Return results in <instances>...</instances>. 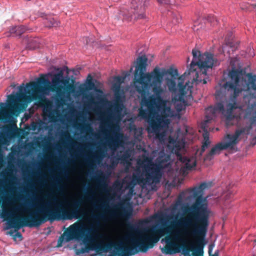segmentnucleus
I'll return each instance as SVG.
<instances>
[{
  "mask_svg": "<svg viewBox=\"0 0 256 256\" xmlns=\"http://www.w3.org/2000/svg\"><path fill=\"white\" fill-rule=\"evenodd\" d=\"M15 236L20 238V240H22V234L18 232H17L16 233V234H15Z\"/></svg>",
  "mask_w": 256,
  "mask_h": 256,
  "instance_id": "nucleus-40",
  "label": "nucleus"
},
{
  "mask_svg": "<svg viewBox=\"0 0 256 256\" xmlns=\"http://www.w3.org/2000/svg\"><path fill=\"white\" fill-rule=\"evenodd\" d=\"M130 156L131 154L130 152L126 150L118 158V160L126 163L129 161Z\"/></svg>",
  "mask_w": 256,
  "mask_h": 256,
  "instance_id": "nucleus-25",
  "label": "nucleus"
},
{
  "mask_svg": "<svg viewBox=\"0 0 256 256\" xmlns=\"http://www.w3.org/2000/svg\"><path fill=\"white\" fill-rule=\"evenodd\" d=\"M147 60L148 58L145 56H140L137 59L138 64L136 67V72L139 71L140 82L144 86L161 84L164 76L166 74L172 76L178 75V72L176 69L169 68L167 70L162 69L160 70L158 68H156L150 73L145 74Z\"/></svg>",
  "mask_w": 256,
  "mask_h": 256,
  "instance_id": "nucleus-10",
  "label": "nucleus"
},
{
  "mask_svg": "<svg viewBox=\"0 0 256 256\" xmlns=\"http://www.w3.org/2000/svg\"><path fill=\"white\" fill-rule=\"evenodd\" d=\"M42 106H44L43 112L46 114H50L52 113V106L51 105L48 103L46 106L42 104Z\"/></svg>",
  "mask_w": 256,
  "mask_h": 256,
  "instance_id": "nucleus-29",
  "label": "nucleus"
},
{
  "mask_svg": "<svg viewBox=\"0 0 256 256\" xmlns=\"http://www.w3.org/2000/svg\"><path fill=\"white\" fill-rule=\"evenodd\" d=\"M255 138H254L253 140H254Z\"/></svg>",
  "mask_w": 256,
  "mask_h": 256,
  "instance_id": "nucleus-49",
  "label": "nucleus"
},
{
  "mask_svg": "<svg viewBox=\"0 0 256 256\" xmlns=\"http://www.w3.org/2000/svg\"><path fill=\"white\" fill-rule=\"evenodd\" d=\"M52 180L53 184H55V185H54L55 187L60 190H61L62 188V186L59 185L62 182V180L60 177L54 176L52 177Z\"/></svg>",
  "mask_w": 256,
  "mask_h": 256,
  "instance_id": "nucleus-26",
  "label": "nucleus"
},
{
  "mask_svg": "<svg viewBox=\"0 0 256 256\" xmlns=\"http://www.w3.org/2000/svg\"><path fill=\"white\" fill-rule=\"evenodd\" d=\"M62 171L60 172V174L63 176L65 178H67L68 176V172L64 166H62Z\"/></svg>",
  "mask_w": 256,
  "mask_h": 256,
  "instance_id": "nucleus-32",
  "label": "nucleus"
},
{
  "mask_svg": "<svg viewBox=\"0 0 256 256\" xmlns=\"http://www.w3.org/2000/svg\"><path fill=\"white\" fill-rule=\"evenodd\" d=\"M145 18V15L144 14H140L138 15V17H137V18L138 19H141V18Z\"/></svg>",
  "mask_w": 256,
  "mask_h": 256,
  "instance_id": "nucleus-41",
  "label": "nucleus"
},
{
  "mask_svg": "<svg viewBox=\"0 0 256 256\" xmlns=\"http://www.w3.org/2000/svg\"><path fill=\"white\" fill-rule=\"evenodd\" d=\"M82 201L81 199L74 200L72 202V210H66L63 206L61 207L60 214L57 216L60 220H71L73 218H80L84 213V210L81 208Z\"/></svg>",
  "mask_w": 256,
  "mask_h": 256,
  "instance_id": "nucleus-12",
  "label": "nucleus"
},
{
  "mask_svg": "<svg viewBox=\"0 0 256 256\" xmlns=\"http://www.w3.org/2000/svg\"><path fill=\"white\" fill-rule=\"evenodd\" d=\"M32 29L24 26H13L10 29V33L13 36H20L26 32H32Z\"/></svg>",
  "mask_w": 256,
  "mask_h": 256,
  "instance_id": "nucleus-17",
  "label": "nucleus"
},
{
  "mask_svg": "<svg viewBox=\"0 0 256 256\" xmlns=\"http://www.w3.org/2000/svg\"><path fill=\"white\" fill-rule=\"evenodd\" d=\"M30 187L32 188H34V187L33 186H30Z\"/></svg>",
  "mask_w": 256,
  "mask_h": 256,
  "instance_id": "nucleus-48",
  "label": "nucleus"
},
{
  "mask_svg": "<svg viewBox=\"0 0 256 256\" xmlns=\"http://www.w3.org/2000/svg\"><path fill=\"white\" fill-rule=\"evenodd\" d=\"M89 193L93 194L94 192L91 189H90V190H88L86 192V194H88Z\"/></svg>",
  "mask_w": 256,
  "mask_h": 256,
  "instance_id": "nucleus-45",
  "label": "nucleus"
},
{
  "mask_svg": "<svg viewBox=\"0 0 256 256\" xmlns=\"http://www.w3.org/2000/svg\"><path fill=\"white\" fill-rule=\"evenodd\" d=\"M184 75H182L178 78V86H176L174 79H166V84L168 90L173 95L172 101L176 112H176V115L188 105L185 98L188 100L192 98V83L188 82L184 84Z\"/></svg>",
  "mask_w": 256,
  "mask_h": 256,
  "instance_id": "nucleus-8",
  "label": "nucleus"
},
{
  "mask_svg": "<svg viewBox=\"0 0 256 256\" xmlns=\"http://www.w3.org/2000/svg\"><path fill=\"white\" fill-rule=\"evenodd\" d=\"M88 86H89L90 88V89L92 88H94V83L91 80H90L88 83Z\"/></svg>",
  "mask_w": 256,
  "mask_h": 256,
  "instance_id": "nucleus-39",
  "label": "nucleus"
},
{
  "mask_svg": "<svg viewBox=\"0 0 256 256\" xmlns=\"http://www.w3.org/2000/svg\"><path fill=\"white\" fill-rule=\"evenodd\" d=\"M122 212H120L119 214L121 217L128 218L130 215V212H128L126 208L122 207Z\"/></svg>",
  "mask_w": 256,
  "mask_h": 256,
  "instance_id": "nucleus-30",
  "label": "nucleus"
},
{
  "mask_svg": "<svg viewBox=\"0 0 256 256\" xmlns=\"http://www.w3.org/2000/svg\"><path fill=\"white\" fill-rule=\"evenodd\" d=\"M93 158L94 159L96 160L98 158V156L97 155H94L93 156Z\"/></svg>",
  "mask_w": 256,
  "mask_h": 256,
  "instance_id": "nucleus-46",
  "label": "nucleus"
},
{
  "mask_svg": "<svg viewBox=\"0 0 256 256\" xmlns=\"http://www.w3.org/2000/svg\"><path fill=\"white\" fill-rule=\"evenodd\" d=\"M208 20H210L211 22H214V20H216V22H217V20L213 16H208Z\"/></svg>",
  "mask_w": 256,
  "mask_h": 256,
  "instance_id": "nucleus-38",
  "label": "nucleus"
},
{
  "mask_svg": "<svg viewBox=\"0 0 256 256\" xmlns=\"http://www.w3.org/2000/svg\"><path fill=\"white\" fill-rule=\"evenodd\" d=\"M64 134V138L66 140L68 141H70L72 140V138L70 136V134L68 132H65Z\"/></svg>",
  "mask_w": 256,
  "mask_h": 256,
  "instance_id": "nucleus-36",
  "label": "nucleus"
},
{
  "mask_svg": "<svg viewBox=\"0 0 256 256\" xmlns=\"http://www.w3.org/2000/svg\"><path fill=\"white\" fill-rule=\"evenodd\" d=\"M44 22L46 26L48 28L56 27L59 25V22L51 17L46 18Z\"/></svg>",
  "mask_w": 256,
  "mask_h": 256,
  "instance_id": "nucleus-22",
  "label": "nucleus"
},
{
  "mask_svg": "<svg viewBox=\"0 0 256 256\" xmlns=\"http://www.w3.org/2000/svg\"><path fill=\"white\" fill-rule=\"evenodd\" d=\"M100 204H93L94 208L96 210H106L110 208L107 202H102V200H100Z\"/></svg>",
  "mask_w": 256,
  "mask_h": 256,
  "instance_id": "nucleus-23",
  "label": "nucleus"
},
{
  "mask_svg": "<svg viewBox=\"0 0 256 256\" xmlns=\"http://www.w3.org/2000/svg\"><path fill=\"white\" fill-rule=\"evenodd\" d=\"M256 242V240H254V242Z\"/></svg>",
  "mask_w": 256,
  "mask_h": 256,
  "instance_id": "nucleus-50",
  "label": "nucleus"
},
{
  "mask_svg": "<svg viewBox=\"0 0 256 256\" xmlns=\"http://www.w3.org/2000/svg\"><path fill=\"white\" fill-rule=\"evenodd\" d=\"M212 245H210L208 246V252L210 254L212 250Z\"/></svg>",
  "mask_w": 256,
  "mask_h": 256,
  "instance_id": "nucleus-44",
  "label": "nucleus"
},
{
  "mask_svg": "<svg viewBox=\"0 0 256 256\" xmlns=\"http://www.w3.org/2000/svg\"><path fill=\"white\" fill-rule=\"evenodd\" d=\"M172 237L170 235L166 236L162 240V242H165L168 248H172L176 246V244L174 242L175 240H180V232L175 230L172 232Z\"/></svg>",
  "mask_w": 256,
  "mask_h": 256,
  "instance_id": "nucleus-16",
  "label": "nucleus"
},
{
  "mask_svg": "<svg viewBox=\"0 0 256 256\" xmlns=\"http://www.w3.org/2000/svg\"><path fill=\"white\" fill-rule=\"evenodd\" d=\"M81 128L84 129L86 131L92 130V129L90 128V125H88V124H84V126H82Z\"/></svg>",
  "mask_w": 256,
  "mask_h": 256,
  "instance_id": "nucleus-35",
  "label": "nucleus"
},
{
  "mask_svg": "<svg viewBox=\"0 0 256 256\" xmlns=\"http://www.w3.org/2000/svg\"><path fill=\"white\" fill-rule=\"evenodd\" d=\"M245 118L249 120L250 124L236 129L234 134L226 135L224 138V142H218L212 148L210 151L206 156L205 160H211L214 155L219 154L222 150L234 148V146L240 140V136L242 134L248 135L250 134L252 126L256 122V112H253L252 117H250L248 114Z\"/></svg>",
  "mask_w": 256,
  "mask_h": 256,
  "instance_id": "nucleus-9",
  "label": "nucleus"
},
{
  "mask_svg": "<svg viewBox=\"0 0 256 256\" xmlns=\"http://www.w3.org/2000/svg\"><path fill=\"white\" fill-rule=\"evenodd\" d=\"M86 162L88 164L89 166H92V164L90 163V160L88 158H86L85 160Z\"/></svg>",
  "mask_w": 256,
  "mask_h": 256,
  "instance_id": "nucleus-42",
  "label": "nucleus"
},
{
  "mask_svg": "<svg viewBox=\"0 0 256 256\" xmlns=\"http://www.w3.org/2000/svg\"><path fill=\"white\" fill-rule=\"evenodd\" d=\"M50 84L46 78H40L37 82L32 84H27L26 86L22 84L18 88L17 94L26 102H30L32 100H38L40 102H48L46 96L48 94L49 88L48 86L40 87L39 85Z\"/></svg>",
  "mask_w": 256,
  "mask_h": 256,
  "instance_id": "nucleus-11",
  "label": "nucleus"
},
{
  "mask_svg": "<svg viewBox=\"0 0 256 256\" xmlns=\"http://www.w3.org/2000/svg\"><path fill=\"white\" fill-rule=\"evenodd\" d=\"M8 172H2V174L0 176L2 177H4V176H6V175L8 176Z\"/></svg>",
  "mask_w": 256,
  "mask_h": 256,
  "instance_id": "nucleus-43",
  "label": "nucleus"
},
{
  "mask_svg": "<svg viewBox=\"0 0 256 256\" xmlns=\"http://www.w3.org/2000/svg\"><path fill=\"white\" fill-rule=\"evenodd\" d=\"M122 136L120 134L113 132L108 140V146L112 151H115L121 144L120 139Z\"/></svg>",
  "mask_w": 256,
  "mask_h": 256,
  "instance_id": "nucleus-15",
  "label": "nucleus"
},
{
  "mask_svg": "<svg viewBox=\"0 0 256 256\" xmlns=\"http://www.w3.org/2000/svg\"><path fill=\"white\" fill-rule=\"evenodd\" d=\"M8 100L10 102L14 103V106L16 104L22 100L20 98H19V96L16 94V95L10 94L8 96Z\"/></svg>",
  "mask_w": 256,
  "mask_h": 256,
  "instance_id": "nucleus-28",
  "label": "nucleus"
},
{
  "mask_svg": "<svg viewBox=\"0 0 256 256\" xmlns=\"http://www.w3.org/2000/svg\"><path fill=\"white\" fill-rule=\"evenodd\" d=\"M168 159V156L163 150L160 152L155 162H152V158L146 157L144 162H146L148 166L144 164L143 166L145 178H142L140 172H134L132 182L134 184L142 183L148 186L158 184L162 175V170L167 165Z\"/></svg>",
  "mask_w": 256,
  "mask_h": 256,
  "instance_id": "nucleus-6",
  "label": "nucleus"
},
{
  "mask_svg": "<svg viewBox=\"0 0 256 256\" xmlns=\"http://www.w3.org/2000/svg\"><path fill=\"white\" fill-rule=\"evenodd\" d=\"M12 180L8 187L10 194L6 192L2 195L4 192H0V216L7 220L6 230L12 228L20 229L24 226H38L47 220H60L56 215L60 214L62 203H56L58 201L56 197L54 198L53 203L47 202L40 205L34 202H40L42 200L40 197L32 193V195L28 196L30 201H25L20 206L8 208L6 207L12 204L13 198L11 194L16 190L12 184L14 180H17V178L14 177ZM8 182V179H0V189H4L6 188L4 184Z\"/></svg>",
  "mask_w": 256,
  "mask_h": 256,
  "instance_id": "nucleus-1",
  "label": "nucleus"
},
{
  "mask_svg": "<svg viewBox=\"0 0 256 256\" xmlns=\"http://www.w3.org/2000/svg\"><path fill=\"white\" fill-rule=\"evenodd\" d=\"M228 76L230 80L226 82L224 87L226 90L230 92V98L228 101L226 100L224 96L220 97L221 92L216 91V98L220 100L214 106H210L206 109V120L202 125L207 124L216 116L218 113L224 112V106L226 108V113L228 116H231L234 109L240 108L236 102V98L242 91L244 92V100L248 106H251V108H248L244 116V119L247 124H250L249 120L246 119V116L248 114L250 117L252 116L254 112H256V75L252 76L248 73L243 74L241 70L232 68L229 72Z\"/></svg>",
  "mask_w": 256,
  "mask_h": 256,
  "instance_id": "nucleus-2",
  "label": "nucleus"
},
{
  "mask_svg": "<svg viewBox=\"0 0 256 256\" xmlns=\"http://www.w3.org/2000/svg\"><path fill=\"white\" fill-rule=\"evenodd\" d=\"M98 182V187L102 189L104 192H108V177L102 172H100L99 176L96 178Z\"/></svg>",
  "mask_w": 256,
  "mask_h": 256,
  "instance_id": "nucleus-19",
  "label": "nucleus"
},
{
  "mask_svg": "<svg viewBox=\"0 0 256 256\" xmlns=\"http://www.w3.org/2000/svg\"><path fill=\"white\" fill-rule=\"evenodd\" d=\"M188 214L190 220L188 226H182L185 228H192V234L198 236L196 240V247L192 253V256H200L203 252L205 244V237L209 226L210 210L208 205L204 202L202 198H198L196 202L188 208Z\"/></svg>",
  "mask_w": 256,
  "mask_h": 256,
  "instance_id": "nucleus-5",
  "label": "nucleus"
},
{
  "mask_svg": "<svg viewBox=\"0 0 256 256\" xmlns=\"http://www.w3.org/2000/svg\"><path fill=\"white\" fill-rule=\"evenodd\" d=\"M158 1L162 4H172L170 0H158Z\"/></svg>",
  "mask_w": 256,
  "mask_h": 256,
  "instance_id": "nucleus-34",
  "label": "nucleus"
},
{
  "mask_svg": "<svg viewBox=\"0 0 256 256\" xmlns=\"http://www.w3.org/2000/svg\"><path fill=\"white\" fill-rule=\"evenodd\" d=\"M190 190H192V188H189V189L186 190L184 191H182L179 194L178 198V200H176L177 204H180L183 201V200L186 198V193H189L190 194V196L192 197V192H190Z\"/></svg>",
  "mask_w": 256,
  "mask_h": 256,
  "instance_id": "nucleus-24",
  "label": "nucleus"
},
{
  "mask_svg": "<svg viewBox=\"0 0 256 256\" xmlns=\"http://www.w3.org/2000/svg\"><path fill=\"white\" fill-rule=\"evenodd\" d=\"M178 160L183 164L184 170H190L196 166V158L195 156H183L178 155Z\"/></svg>",
  "mask_w": 256,
  "mask_h": 256,
  "instance_id": "nucleus-13",
  "label": "nucleus"
},
{
  "mask_svg": "<svg viewBox=\"0 0 256 256\" xmlns=\"http://www.w3.org/2000/svg\"><path fill=\"white\" fill-rule=\"evenodd\" d=\"M202 131L203 132L202 136L204 138V140L202 143V152H204L205 150L208 148L210 143L209 140V132L208 131L207 128L206 127V124L201 125L200 130V132Z\"/></svg>",
  "mask_w": 256,
  "mask_h": 256,
  "instance_id": "nucleus-21",
  "label": "nucleus"
},
{
  "mask_svg": "<svg viewBox=\"0 0 256 256\" xmlns=\"http://www.w3.org/2000/svg\"><path fill=\"white\" fill-rule=\"evenodd\" d=\"M254 256H255L254 255Z\"/></svg>",
  "mask_w": 256,
  "mask_h": 256,
  "instance_id": "nucleus-51",
  "label": "nucleus"
},
{
  "mask_svg": "<svg viewBox=\"0 0 256 256\" xmlns=\"http://www.w3.org/2000/svg\"><path fill=\"white\" fill-rule=\"evenodd\" d=\"M122 104H114L112 113L109 115V118L112 120H120L122 118Z\"/></svg>",
  "mask_w": 256,
  "mask_h": 256,
  "instance_id": "nucleus-18",
  "label": "nucleus"
},
{
  "mask_svg": "<svg viewBox=\"0 0 256 256\" xmlns=\"http://www.w3.org/2000/svg\"><path fill=\"white\" fill-rule=\"evenodd\" d=\"M232 194V192L228 190V192H226V195L224 196L225 200H228L230 199Z\"/></svg>",
  "mask_w": 256,
  "mask_h": 256,
  "instance_id": "nucleus-33",
  "label": "nucleus"
},
{
  "mask_svg": "<svg viewBox=\"0 0 256 256\" xmlns=\"http://www.w3.org/2000/svg\"><path fill=\"white\" fill-rule=\"evenodd\" d=\"M69 78L67 77H64L62 71L54 74L52 78V83L53 86L62 88L63 86H66L68 83Z\"/></svg>",
  "mask_w": 256,
  "mask_h": 256,
  "instance_id": "nucleus-14",
  "label": "nucleus"
},
{
  "mask_svg": "<svg viewBox=\"0 0 256 256\" xmlns=\"http://www.w3.org/2000/svg\"><path fill=\"white\" fill-rule=\"evenodd\" d=\"M92 230V228L86 226L74 224L64 232L63 236L59 238L58 242H62L64 239L66 242L73 240H82L86 246L82 248V253L89 252L90 250H94L98 253L112 250V256H128V248L124 246L122 240H119L118 242L112 240L106 242L101 240L96 242L94 236L89 234Z\"/></svg>",
  "mask_w": 256,
  "mask_h": 256,
  "instance_id": "nucleus-4",
  "label": "nucleus"
},
{
  "mask_svg": "<svg viewBox=\"0 0 256 256\" xmlns=\"http://www.w3.org/2000/svg\"><path fill=\"white\" fill-rule=\"evenodd\" d=\"M208 187V184L205 182H202L199 186L198 187H194V188H192V190H190V192H192V197H196V196H198L196 199V200L200 197L202 198L204 202L207 204L206 202L204 200V198H202V196L200 195L201 194V192L204 190V189H206V188ZM196 202V201H195ZM196 202H194L193 204H194Z\"/></svg>",
  "mask_w": 256,
  "mask_h": 256,
  "instance_id": "nucleus-20",
  "label": "nucleus"
},
{
  "mask_svg": "<svg viewBox=\"0 0 256 256\" xmlns=\"http://www.w3.org/2000/svg\"><path fill=\"white\" fill-rule=\"evenodd\" d=\"M193 59L188 70V74L194 77L193 80L196 84L202 82L207 83L209 78L207 75V70L212 68L214 63L213 55L209 53L200 54V51L193 50H192Z\"/></svg>",
  "mask_w": 256,
  "mask_h": 256,
  "instance_id": "nucleus-7",
  "label": "nucleus"
},
{
  "mask_svg": "<svg viewBox=\"0 0 256 256\" xmlns=\"http://www.w3.org/2000/svg\"><path fill=\"white\" fill-rule=\"evenodd\" d=\"M94 218L96 220H104L106 218V214L104 213H100L96 215H94L93 216Z\"/></svg>",
  "mask_w": 256,
  "mask_h": 256,
  "instance_id": "nucleus-31",
  "label": "nucleus"
},
{
  "mask_svg": "<svg viewBox=\"0 0 256 256\" xmlns=\"http://www.w3.org/2000/svg\"><path fill=\"white\" fill-rule=\"evenodd\" d=\"M212 256H218V254L215 252L214 254Z\"/></svg>",
  "mask_w": 256,
  "mask_h": 256,
  "instance_id": "nucleus-47",
  "label": "nucleus"
},
{
  "mask_svg": "<svg viewBox=\"0 0 256 256\" xmlns=\"http://www.w3.org/2000/svg\"><path fill=\"white\" fill-rule=\"evenodd\" d=\"M151 86H153L154 94L148 98L146 96H142L140 104L147 107L150 112H155L156 109L162 115L156 114L150 118L148 111L142 108L139 109L138 114L142 118L148 119V132L154 134L157 138H160L164 136L160 131L170 124V120L167 118L176 117V114L170 106H166V100L162 98L164 90L160 84Z\"/></svg>",
  "mask_w": 256,
  "mask_h": 256,
  "instance_id": "nucleus-3",
  "label": "nucleus"
},
{
  "mask_svg": "<svg viewBox=\"0 0 256 256\" xmlns=\"http://www.w3.org/2000/svg\"><path fill=\"white\" fill-rule=\"evenodd\" d=\"M124 80V78L121 76H116L115 78V80L116 82L114 85V88L115 91L118 90L120 88V85L123 82Z\"/></svg>",
  "mask_w": 256,
  "mask_h": 256,
  "instance_id": "nucleus-27",
  "label": "nucleus"
},
{
  "mask_svg": "<svg viewBox=\"0 0 256 256\" xmlns=\"http://www.w3.org/2000/svg\"><path fill=\"white\" fill-rule=\"evenodd\" d=\"M176 19V22H174L176 23H179L181 22V17L180 16H174V20Z\"/></svg>",
  "mask_w": 256,
  "mask_h": 256,
  "instance_id": "nucleus-37",
  "label": "nucleus"
}]
</instances>
